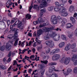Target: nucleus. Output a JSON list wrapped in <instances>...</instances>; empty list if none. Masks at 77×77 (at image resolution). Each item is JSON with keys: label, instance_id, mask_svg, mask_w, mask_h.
Segmentation results:
<instances>
[{"label": "nucleus", "instance_id": "51", "mask_svg": "<svg viewBox=\"0 0 77 77\" xmlns=\"http://www.w3.org/2000/svg\"><path fill=\"white\" fill-rule=\"evenodd\" d=\"M16 20H15V18H13L12 19V20L11 21V23H14V22H15V21Z\"/></svg>", "mask_w": 77, "mask_h": 77}, {"label": "nucleus", "instance_id": "54", "mask_svg": "<svg viewBox=\"0 0 77 77\" xmlns=\"http://www.w3.org/2000/svg\"><path fill=\"white\" fill-rule=\"evenodd\" d=\"M11 61V57H9L7 60V62H10Z\"/></svg>", "mask_w": 77, "mask_h": 77}, {"label": "nucleus", "instance_id": "49", "mask_svg": "<svg viewBox=\"0 0 77 77\" xmlns=\"http://www.w3.org/2000/svg\"><path fill=\"white\" fill-rule=\"evenodd\" d=\"M43 16H44L43 13L40 12V14L39 15V17H43Z\"/></svg>", "mask_w": 77, "mask_h": 77}, {"label": "nucleus", "instance_id": "9", "mask_svg": "<svg viewBox=\"0 0 77 77\" xmlns=\"http://www.w3.org/2000/svg\"><path fill=\"white\" fill-rule=\"evenodd\" d=\"M54 29L53 28H52L51 27H43L42 29V30H43L44 32H48L50 30H53Z\"/></svg>", "mask_w": 77, "mask_h": 77}, {"label": "nucleus", "instance_id": "4", "mask_svg": "<svg viewBox=\"0 0 77 77\" xmlns=\"http://www.w3.org/2000/svg\"><path fill=\"white\" fill-rule=\"evenodd\" d=\"M54 71H59V70L55 69V67L54 66H51L49 68V71L46 72V74L47 75H50L51 74V72Z\"/></svg>", "mask_w": 77, "mask_h": 77}, {"label": "nucleus", "instance_id": "64", "mask_svg": "<svg viewBox=\"0 0 77 77\" xmlns=\"http://www.w3.org/2000/svg\"><path fill=\"white\" fill-rule=\"evenodd\" d=\"M28 35L29 36H30V37H32V33L30 32H29Z\"/></svg>", "mask_w": 77, "mask_h": 77}, {"label": "nucleus", "instance_id": "59", "mask_svg": "<svg viewBox=\"0 0 77 77\" xmlns=\"http://www.w3.org/2000/svg\"><path fill=\"white\" fill-rule=\"evenodd\" d=\"M33 36L34 37H35L36 36V32H33Z\"/></svg>", "mask_w": 77, "mask_h": 77}, {"label": "nucleus", "instance_id": "37", "mask_svg": "<svg viewBox=\"0 0 77 77\" xmlns=\"http://www.w3.org/2000/svg\"><path fill=\"white\" fill-rule=\"evenodd\" d=\"M51 77H57V74L53 73L51 75Z\"/></svg>", "mask_w": 77, "mask_h": 77}, {"label": "nucleus", "instance_id": "30", "mask_svg": "<svg viewBox=\"0 0 77 77\" xmlns=\"http://www.w3.org/2000/svg\"><path fill=\"white\" fill-rule=\"evenodd\" d=\"M57 65V63L56 62H51L49 63V65L51 66V65Z\"/></svg>", "mask_w": 77, "mask_h": 77}, {"label": "nucleus", "instance_id": "12", "mask_svg": "<svg viewBox=\"0 0 77 77\" xmlns=\"http://www.w3.org/2000/svg\"><path fill=\"white\" fill-rule=\"evenodd\" d=\"M12 45H8V43H7L6 45V49L7 50L9 51L11 49Z\"/></svg>", "mask_w": 77, "mask_h": 77}, {"label": "nucleus", "instance_id": "52", "mask_svg": "<svg viewBox=\"0 0 77 77\" xmlns=\"http://www.w3.org/2000/svg\"><path fill=\"white\" fill-rule=\"evenodd\" d=\"M11 1V0H9L6 3V5H9Z\"/></svg>", "mask_w": 77, "mask_h": 77}, {"label": "nucleus", "instance_id": "34", "mask_svg": "<svg viewBox=\"0 0 77 77\" xmlns=\"http://www.w3.org/2000/svg\"><path fill=\"white\" fill-rule=\"evenodd\" d=\"M51 42V41H47L45 42V43L46 45H47L48 46H49Z\"/></svg>", "mask_w": 77, "mask_h": 77}, {"label": "nucleus", "instance_id": "10", "mask_svg": "<svg viewBox=\"0 0 77 77\" xmlns=\"http://www.w3.org/2000/svg\"><path fill=\"white\" fill-rule=\"evenodd\" d=\"M71 58L69 57H68L65 59L64 61V64L65 65H68L70 62Z\"/></svg>", "mask_w": 77, "mask_h": 77}, {"label": "nucleus", "instance_id": "17", "mask_svg": "<svg viewBox=\"0 0 77 77\" xmlns=\"http://www.w3.org/2000/svg\"><path fill=\"white\" fill-rule=\"evenodd\" d=\"M13 66H14L15 65H17V67L18 68V67H20V65H21V64H20L19 65L18 64H17V61L16 60H14L13 61Z\"/></svg>", "mask_w": 77, "mask_h": 77}, {"label": "nucleus", "instance_id": "26", "mask_svg": "<svg viewBox=\"0 0 77 77\" xmlns=\"http://www.w3.org/2000/svg\"><path fill=\"white\" fill-rule=\"evenodd\" d=\"M76 47V44L75 43H73V44L70 46V48H71L72 49H74V48Z\"/></svg>", "mask_w": 77, "mask_h": 77}, {"label": "nucleus", "instance_id": "29", "mask_svg": "<svg viewBox=\"0 0 77 77\" xmlns=\"http://www.w3.org/2000/svg\"><path fill=\"white\" fill-rule=\"evenodd\" d=\"M41 62L42 63H44V64H45V65H47L48 62V61L47 60H45L44 61L41 60Z\"/></svg>", "mask_w": 77, "mask_h": 77}, {"label": "nucleus", "instance_id": "7", "mask_svg": "<svg viewBox=\"0 0 77 77\" xmlns=\"http://www.w3.org/2000/svg\"><path fill=\"white\" fill-rule=\"evenodd\" d=\"M60 56L59 54H55L52 56V59L53 61H56L57 60L60 58Z\"/></svg>", "mask_w": 77, "mask_h": 77}, {"label": "nucleus", "instance_id": "16", "mask_svg": "<svg viewBox=\"0 0 77 77\" xmlns=\"http://www.w3.org/2000/svg\"><path fill=\"white\" fill-rule=\"evenodd\" d=\"M71 46V44L70 43L68 44L67 45L65 49L64 50L66 51H68L69 50V49H70V46Z\"/></svg>", "mask_w": 77, "mask_h": 77}, {"label": "nucleus", "instance_id": "41", "mask_svg": "<svg viewBox=\"0 0 77 77\" xmlns=\"http://www.w3.org/2000/svg\"><path fill=\"white\" fill-rule=\"evenodd\" d=\"M46 26V23H43L42 24H40L39 26V27L40 28L43 27H44Z\"/></svg>", "mask_w": 77, "mask_h": 77}, {"label": "nucleus", "instance_id": "38", "mask_svg": "<svg viewBox=\"0 0 77 77\" xmlns=\"http://www.w3.org/2000/svg\"><path fill=\"white\" fill-rule=\"evenodd\" d=\"M53 10V7H50L48 8V10L49 11H52Z\"/></svg>", "mask_w": 77, "mask_h": 77}, {"label": "nucleus", "instance_id": "40", "mask_svg": "<svg viewBox=\"0 0 77 77\" xmlns=\"http://www.w3.org/2000/svg\"><path fill=\"white\" fill-rule=\"evenodd\" d=\"M62 39H66L67 38L64 34H62L61 35Z\"/></svg>", "mask_w": 77, "mask_h": 77}, {"label": "nucleus", "instance_id": "32", "mask_svg": "<svg viewBox=\"0 0 77 77\" xmlns=\"http://www.w3.org/2000/svg\"><path fill=\"white\" fill-rule=\"evenodd\" d=\"M33 8L34 9H39V7L37 5H35L34 6Z\"/></svg>", "mask_w": 77, "mask_h": 77}, {"label": "nucleus", "instance_id": "43", "mask_svg": "<svg viewBox=\"0 0 77 77\" xmlns=\"http://www.w3.org/2000/svg\"><path fill=\"white\" fill-rule=\"evenodd\" d=\"M11 54H12V51H10L8 55V57H11Z\"/></svg>", "mask_w": 77, "mask_h": 77}, {"label": "nucleus", "instance_id": "27", "mask_svg": "<svg viewBox=\"0 0 77 77\" xmlns=\"http://www.w3.org/2000/svg\"><path fill=\"white\" fill-rule=\"evenodd\" d=\"M32 16L29 14H28L26 15V20H29L31 18Z\"/></svg>", "mask_w": 77, "mask_h": 77}, {"label": "nucleus", "instance_id": "3", "mask_svg": "<svg viewBox=\"0 0 77 77\" xmlns=\"http://www.w3.org/2000/svg\"><path fill=\"white\" fill-rule=\"evenodd\" d=\"M41 0V2L40 5L41 8H43V7H47L48 6V3H47L45 0H35V3H38V2L40 3Z\"/></svg>", "mask_w": 77, "mask_h": 77}, {"label": "nucleus", "instance_id": "6", "mask_svg": "<svg viewBox=\"0 0 77 77\" xmlns=\"http://www.w3.org/2000/svg\"><path fill=\"white\" fill-rule=\"evenodd\" d=\"M77 55L74 54L72 57V61L73 62V64L74 65H77Z\"/></svg>", "mask_w": 77, "mask_h": 77}, {"label": "nucleus", "instance_id": "11", "mask_svg": "<svg viewBox=\"0 0 77 77\" xmlns=\"http://www.w3.org/2000/svg\"><path fill=\"white\" fill-rule=\"evenodd\" d=\"M7 38L8 39H17V36L15 35L13 36L12 35H10L7 36Z\"/></svg>", "mask_w": 77, "mask_h": 77}, {"label": "nucleus", "instance_id": "28", "mask_svg": "<svg viewBox=\"0 0 77 77\" xmlns=\"http://www.w3.org/2000/svg\"><path fill=\"white\" fill-rule=\"evenodd\" d=\"M66 26L67 28H70V27H72V24L71 23H67L66 25Z\"/></svg>", "mask_w": 77, "mask_h": 77}, {"label": "nucleus", "instance_id": "2", "mask_svg": "<svg viewBox=\"0 0 77 77\" xmlns=\"http://www.w3.org/2000/svg\"><path fill=\"white\" fill-rule=\"evenodd\" d=\"M17 24H18L17 26V27L19 28V29H20V30L23 29V25L22 24L21 22H20V20H17L16 21L15 23L13 25H11V26L10 29H13V26H15Z\"/></svg>", "mask_w": 77, "mask_h": 77}, {"label": "nucleus", "instance_id": "19", "mask_svg": "<svg viewBox=\"0 0 77 77\" xmlns=\"http://www.w3.org/2000/svg\"><path fill=\"white\" fill-rule=\"evenodd\" d=\"M74 9V7L73 6H71L69 8V11L70 12H71V13H72V11H73V10Z\"/></svg>", "mask_w": 77, "mask_h": 77}, {"label": "nucleus", "instance_id": "23", "mask_svg": "<svg viewBox=\"0 0 77 77\" xmlns=\"http://www.w3.org/2000/svg\"><path fill=\"white\" fill-rule=\"evenodd\" d=\"M49 47L52 48V47H53L54 46V43L53 42V41L52 40H51V42L50 43L49 45Z\"/></svg>", "mask_w": 77, "mask_h": 77}, {"label": "nucleus", "instance_id": "46", "mask_svg": "<svg viewBox=\"0 0 77 77\" xmlns=\"http://www.w3.org/2000/svg\"><path fill=\"white\" fill-rule=\"evenodd\" d=\"M54 54H55V52H54V51H53V50L51 51L50 53V55H53Z\"/></svg>", "mask_w": 77, "mask_h": 77}, {"label": "nucleus", "instance_id": "42", "mask_svg": "<svg viewBox=\"0 0 77 77\" xmlns=\"http://www.w3.org/2000/svg\"><path fill=\"white\" fill-rule=\"evenodd\" d=\"M46 12V10L45 9H42L41 10V13L43 14V13H45Z\"/></svg>", "mask_w": 77, "mask_h": 77}, {"label": "nucleus", "instance_id": "39", "mask_svg": "<svg viewBox=\"0 0 77 77\" xmlns=\"http://www.w3.org/2000/svg\"><path fill=\"white\" fill-rule=\"evenodd\" d=\"M5 49V46H3L0 48V50L2 51H3Z\"/></svg>", "mask_w": 77, "mask_h": 77}, {"label": "nucleus", "instance_id": "61", "mask_svg": "<svg viewBox=\"0 0 77 77\" xmlns=\"http://www.w3.org/2000/svg\"><path fill=\"white\" fill-rule=\"evenodd\" d=\"M33 23L35 25H36V24H38V21H34L33 22Z\"/></svg>", "mask_w": 77, "mask_h": 77}, {"label": "nucleus", "instance_id": "5", "mask_svg": "<svg viewBox=\"0 0 77 77\" xmlns=\"http://www.w3.org/2000/svg\"><path fill=\"white\" fill-rule=\"evenodd\" d=\"M51 23L54 25L57 23V19L55 15H52L51 17Z\"/></svg>", "mask_w": 77, "mask_h": 77}, {"label": "nucleus", "instance_id": "14", "mask_svg": "<svg viewBox=\"0 0 77 77\" xmlns=\"http://www.w3.org/2000/svg\"><path fill=\"white\" fill-rule=\"evenodd\" d=\"M43 32V31H42V29H39L37 31V36H38V37H39L40 36V35H41V34H42V33Z\"/></svg>", "mask_w": 77, "mask_h": 77}, {"label": "nucleus", "instance_id": "25", "mask_svg": "<svg viewBox=\"0 0 77 77\" xmlns=\"http://www.w3.org/2000/svg\"><path fill=\"white\" fill-rule=\"evenodd\" d=\"M65 45V42H62L59 44V47L60 48H62Z\"/></svg>", "mask_w": 77, "mask_h": 77}, {"label": "nucleus", "instance_id": "1", "mask_svg": "<svg viewBox=\"0 0 77 77\" xmlns=\"http://www.w3.org/2000/svg\"><path fill=\"white\" fill-rule=\"evenodd\" d=\"M54 9L56 12L59 11V14H61V15L63 17H66L68 15V13L66 11V8L64 7H62L59 8V7H56Z\"/></svg>", "mask_w": 77, "mask_h": 77}, {"label": "nucleus", "instance_id": "60", "mask_svg": "<svg viewBox=\"0 0 77 77\" xmlns=\"http://www.w3.org/2000/svg\"><path fill=\"white\" fill-rule=\"evenodd\" d=\"M75 35L76 36H77V29L75 32Z\"/></svg>", "mask_w": 77, "mask_h": 77}, {"label": "nucleus", "instance_id": "35", "mask_svg": "<svg viewBox=\"0 0 77 77\" xmlns=\"http://www.w3.org/2000/svg\"><path fill=\"white\" fill-rule=\"evenodd\" d=\"M38 67H40L41 69H42L44 68V65L42 64H38Z\"/></svg>", "mask_w": 77, "mask_h": 77}, {"label": "nucleus", "instance_id": "13", "mask_svg": "<svg viewBox=\"0 0 77 77\" xmlns=\"http://www.w3.org/2000/svg\"><path fill=\"white\" fill-rule=\"evenodd\" d=\"M72 72V69H68L67 70V72H63L64 74L66 75H68L69 74V72Z\"/></svg>", "mask_w": 77, "mask_h": 77}, {"label": "nucleus", "instance_id": "18", "mask_svg": "<svg viewBox=\"0 0 77 77\" xmlns=\"http://www.w3.org/2000/svg\"><path fill=\"white\" fill-rule=\"evenodd\" d=\"M66 19L65 18H64L63 19V21L62 22V24L61 25V26L62 27H63V26H65V23H66L67 21Z\"/></svg>", "mask_w": 77, "mask_h": 77}, {"label": "nucleus", "instance_id": "47", "mask_svg": "<svg viewBox=\"0 0 77 77\" xmlns=\"http://www.w3.org/2000/svg\"><path fill=\"white\" fill-rule=\"evenodd\" d=\"M42 48V47H39L37 48V51H40V50Z\"/></svg>", "mask_w": 77, "mask_h": 77}, {"label": "nucleus", "instance_id": "63", "mask_svg": "<svg viewBox=\"0 0 77 77\" xmlns=\"http://www.w3.org/2000/svg\"><path fill=\"white\" fill-rule=\"evenodd\" d=\"M77 16V13H75L74 14V15L73 16L74 17H75Z\"/></svg>", "mask_w": 77, "mask_h": 77}, {"label": "nucleus", "instance_id": "8", "mask_svg": "<svg viewBox=\"0 0 77 77\" xmlns=\"http://www.w3.org/2000/svg\"><path fill=\"white\" fill-rule=\"evenodd\" d=\"M51 34H50V35L49 36H46L45 37V38H46L47 39H49V37H51V38H53L55 36H57V34L55 32H53V31L51 32Z\"/></svg>", "mask_w": 77, "mask_h": 77}, {"label": "nucleus", "instance_id": "22", "mask_svg": "<svg viewBox=\"0 0 77 77\" xmlns=\"http://www.w3.org/2000/svg\"><path fill=\"white\" fill-rule=\"evenodd\" d=\"M6 66H4L3 64H1L0 65V69H6Z\"/></svg>", "mask_w": 77, "mask_h": 77}, {"label": "nucleus", "instance_id": "50", "mask_svg": "<svg viewBox=\"0 0 77 77\" xmlns=\"http://www.w3.org/2000/svg\"><path fill=\"white\" fill-rule=\"evenodd\" d=\"M12 3L11 2V3L10 4H9V5L8 6L6 5V7H7V8H9L10 6H12Z\"/></svg>", "mask_w": 77, "mask_h": 77}, {"label": "nucleus", "instance_id": "53", "mask_svg": "<svg viewBox=\"0 0 77 77\" xmlns=\"http://www.w3.org/2000/svg\"><path fill=\"white\" fill-rule=\"evenodd\" d=\"M61 1L63 4H65L67 2V0H61Z\"/></svg>", "mask_w": 77, "mask_h": 77}, {"label": "nucleus", "instance_id": "20", "mask_svg": "<svg viewBox=\"0 0 77 77\" xmlns=\"http://www.w3.org/2000/svg\"><path fill=\"white\" fill-rule=\"evenodd\" d=\"M70 20L72 21V24H75V20L74 17H70Z\"/></svg>", "mask_w": 77, "mask_h": 77}, {"label": "nucleus", "instance_id": "24", "mask_svg": "<svg viewBox=\"0 0 77 77\" xmlns=\"http://www.w3.org/2000/svg\"><path fill=\"white\" fill-rule=\"evenodd\" d=\"M38 21L39 23H43V22L44 21V19L41 17H39L38 18Z\"/></svg>", "mask_w": 77, "mask_h": 77}, {"label": "nucleus", "instance_id": "55", "mask_svg": "<svg viewBox=\"0 0 77 77\" xmlns=\"http://www.w3.org/2000/svg\"><path fill=\"white\" fill-rule=\"evenodd\" d=\"M50 52V49L49 48H48L47 50H46V53H48Z\"/></svg>", "mask_w": 77, "mask_h": 77}, {"label": "nucleus", "instance_id": "45", "mask_svg": "<svg viewBox=\"0 0 77 77\" xmlns=\"http://www.w3.org/2000/svg\"><path fill=\"white\" fill-rule=\"evenodd\" d=\"M35 41H36V42H37L38 43V44H41V41H39L38 39H35Z\"/></svg>", "mask_w": 77, "mask_h": 77}, {"label": "nucleus", "instance_id": "21", "mask_svg": "<svg viewBox=\"0 0 77 77\" xmlns=\"http://www.w3.org/2000/svg\"><path fill=\"white\" fill-rule=\"evenodd\" d=\"M0 24H1V26L3 27V29L6 28V25H5V23H3V22H0Z\"/></svg>", "mask_w": 77, "mask_h": 77}, {"label": "nucleus", "instance_id": "57", "mask_svg": "<svg viewBox=\"0 0 77 77\" xmlns=\"http://www.w3.org/2000/svg\"><path fill=\"white\" fill-rule=\"evenodd\" d=\"M3 61L4 62H7V60H6V57H5L3 59Z\"/></svg>", "mask_w": 77, "mask_h": 77}, {"label": "nucleus", "instance_id": "33", "mask_svg": "<svg viewBox=\"0 0 77 77\" xmlns=\"http://www.w3.org/2000/svg\"><path fill=\"white\" fill-rule=\"evenodd\" d=\"M43 57V59H44L46 60H48V58H49V55H47L46 56H45Z\"/></svg>", "mask_w": 77, "mask_h": 77}, {"label": "nucleus", "instance_id": "15", "mask_svg": "<svg viewBox=\"0 0 77 77\" xmlns=\"http://www.w3.org/2000/svg\"><path fill=\"white\" fill-rule=\"evenodd\" d=\"M55 5L57 6H61V7H63L64 6V5L58 2H55Z\"/></svg>", "mask_w": 77, "mask_h": 77}, {"label": "nucleus", "instance_id": "36", "mask_svg": "<svg viewBox=\"0 0 77 77\" xmlns=\"http://www.w3.org/2000/svg\"><path fill=\"white\" fill-rule=\"evenodd\" d=\"M63 20V19H62V18H60L58 19V22L59 23H62Z\"/></svg>", "mask_w": 77, "mask_h": 77}, {"label": "nucleus", "instance_id": "48", "mask_svg": "<svg viewBox=\"0 0 77 77\" xmlns=\"http://www.w3.org/2000/svg\"><path fill=\"white\" fill-rule=\"evenodd\" d=\"M32 8H33V5H31V6L29 7V12H31V9H32Z\"/></svg>", "mask_w": 77, "mask_h": 77}, {"label": "nucleus", "instance_id": "56", "mask_svg": "<svg viewBox=\"0 0 77 77\" xmlns=\"http://www.w3.org/2000/svg\"><path fill=\"white\" fill-rule=\"evenodd\" d=\"M73 35V34L72 33L71 34H69L68 35V36L69 38H72V35Z\"/></svg>", "mask_w": 77, "mask_h": 77}, {"label": "nucleus", "instance_id": "58", "mask_svg": "<svg viewBox=\"0 0 77 77\" xmlns=\"http://www.w3.org/2000/svg\"><path fill=\"white\" fill-rule=\"evenodd\" d=\"M11 68H12V66H11L8 68L7 71H9L11 70Z\"/></svg>", "mask_w": 77, "mask_h": 77}, {"label": "nucleus", "instance_id": "31", "mask_svg": "<svg viewBox=\"0 0 77 77\" xmlns=\"http://www.w3.org/2000/svg\"><path fill=\"white\" fill-rule=\"evenodd\" d=\"M53 51L55 52V53H58L60 51V49H55L53 50Z\"/></svg>", "mask_w": 77, "mask_h": 77}, {"label": "nucleus", "instance_id": "44", "mask_svg": "<svg viewBox=\"0 0 77 77\" xmlns=\"http://www.w3.org/2000/svg\"><path fill=\"white\" fill-rule=\"evenodd\" d=\"M74 72V73H75L76 74H77V67H75L73 70Z\"/></svg>", "mask_w": 77, "mask_h": 77}, {"label": "nucleus", "instance_id": "62", "mask_svg": "<svg viewBox=\"0 0 77 77\" xmlns=\"http://www.w3.org/2000/svg\"><path fill=\"white\" fill-rule=\"evenodd\" d=\"M12 14H11V13H9L8 14L9 17H12Z\"/></svg>", "mask_w": 77, "mask_h": 77}]
</instances>
